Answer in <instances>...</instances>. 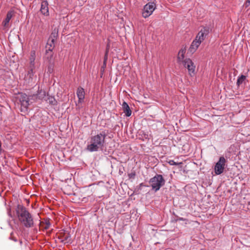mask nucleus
<instances>
[{"label": "nucleus", "instance_id": "423d86ee", "mask_svg": "<svg viewBox=\"0 0 250 250\" xmlns=\"http://www.w3.org/2000/svg\"><path fill=\"white\" fill-rule=\"evenodd\" d=\"M227 160L224 157L221 156L214 167V172L215 175H220L224 172L226 167Z\"/></svg>", "mask_w": 250, "mask_h": 250}, {"label": "nucleus", "instance_id": "2eb2a0df", "mask_svg": "<svg viewBox=\"0 0 250 250\" xmlns=\"http://www.w3.org/2000/svg\"><path fill=\"white\" fill-rule=\"evenodd\" d=\"M122 108L124 111V112L125 113V115L126 117H129L131 115V110L130 109V107L125 102H124L122 104Z\"/></svg>", "mask_w": 250, "mask_h": 250}, {"label": "nucleus", "instance_id": "f03ea898", "mask_svg": "<svg viewBox=\"0 0 250 250\" xmlns=\"http://www.w3.org/2000/svg\"><path fill=\"white\" fill-rule=\"evenodd\" d=\"M16 213L19 221L26 228H30L34 226V221L32 215L22 206L18 205Z\"/></svg>", "mask_w": 250, "mask_h": 250}, {"label": "nucleus", "instance_id": "bb28decb", "mask_svg": "<svg viewBox=\"0 0 250 250\" xmlns=\"http://www.w3.org/2000/svg\"><path fill=\"white\" fill-rule=\"evenodd\" d=\"M13 240H14V241H15V242H16V241H17V240H16V239H13Z\"/></svg>", "mask_w": 250, "mask_h": 250}, {"label": "nucleus", "instance_id": "0eeeda50", "mask_svg": "<svg viewBox=\"0 0 250 250\" xmlns=\"http://www.w3.org/2000/svg\"><path fill=\"white\" fill-rule=\"evenodd\" d=\"M156 8V4L154 2H150L146 4L143 8L142 16L144 18H148L153 13Z\"/></svg>", "mask_w": 250, "mask_h": 250}, {"label": "nucleus", "instance_id": "393cba45", "mask_svg": "<svg viewBox=\"0 0 250 250\" xmlns=\"http://www.w3.org/2000/svg\"><path fill=\"white\" fill-rule=\"evenodd\" d=\"M244 5L246 7H249L250 5V0H247Z\"/></svg>", "mask_w": 250, "mask_h": 250}, {"label": "nucleus", "instance_id": "20e7f679", "mask_svg": "<svg viewBox=\"0 0 250 250\" xmlns=\"http://www.w3.org/2000/svg\"><path fill=\"white\" fill-rule=\"evenodd\" d=\"M149 183L152 190L156 192L165 185V181L162 175L156 174L149 180Z\"/></svg>", "mask_w": 250, "mask_h": 250}, {"label": "nucleus", "instance_id": "9b49d317", "mask_svg": "<svg viewBox=\"0 0 250 250\" xmlns=\"http://www.w3.org/2000/svg\"><path fill=\"white\" fill-rule=\"evenodd\" d=\"M58 30L55 29L51 33L47 42V45L49 47H55V42L58 38Z\"/></svg>", "mask_w": 250, "mask_h": 250}, {"label": "nucleus", "instance_id": "4be33fe9", "mask_svg": "<svg viewBox=\"0 0 250 250\" xmlns=\"http://www.w3.org/2000/svg\"><path fill=\"white\" fill-rule=\"evenodd\" d=\"M167 162L171 166H179L183 165V162H176L173 160H169Z\"/></svg>", "mask_w": 250, "mask_h": 250}, {"label": "nucleus", "instance_id": "cd10ccee", "mask_svg": "<svg viewBox=\"0 0 250 250\" xmlns=\"http://www.w3.org/2000/svg\"><path fill=\"white\" fill-rule=\"evenodd\" d=\"M8 214H9V216H11V214H10V212H8Z\"/></svg>", "mask_w": 250, "mask_h": 250}, {"label": "nucleus", "instance_id": "9d476101", "mask_svg": "<svg viewBox=\"0 0 250 250\" xmlns=\"http://www.w3.org/2000/svg\"><path fill=\"white\" fill-rule=\"evenodd\" d=\"M34 69L30 68L27 74L25 76L24 79L26 83L29 85H32L35 83L36 78L34 76Z\"/></svg>", "mask_w": 250, "mask_h": 250}, {"label": "nucleus", "instance_id": "dca6fc26", "mask_svg": "<svg viewBox=\"0 0 250 250\" xmlns=\"http://www.w3.org/2000/svg\"><path fill=\"white\" fill-rule=\"evenodd\" d=\"M44 59L45 60H47L49 63H52V62H54L52 49L50 48H49L48 50H46V53L44 56Z\"/></svg>", "mask_w": 250, "mask_h": 250}, {"label": "nucleus", "instance_id": "ddd939ff", "mask_svg": "<svg viewBox=\"0 0 250 250\" xmlns=\"http://www.w3.org/2000/svg\"><path fill=\"white\" fill-rule=\"evenodd\" d=\"M40 11L44 16H49L48 3L47 0H43L42 2Z\"/></svg>", "mask_w": 250, "mask_h": 250}, {"label": "nucleus", "instance_id": "a878e982", "mask_svg": "<svg viewBox=\"0 0 250 250\" xmlns=\"http://www.w3.org/2000/svg\"><path fill=\"white\" fill-rule=\"evenodd\" d=\"M108 50L107 49L106 50V52H105V56L107 55V54L108 53Z\"/></svg>", "mask_w": 250, "mask_h": 250}, {"label": "nucleus", "instance_id": "f8f14e48", "mask_svg": "<svg viewBox=\"0 0 250 250\" xmlns=\"http://www.w3.org/2000/svg\"><path fill=\"white\" fill-rule=\"evenodd\" d=\"M20 102L21 108L24 110H26L29 105V98L27 95L25 94H21L20 99Z\"/></svg>", "mask_w": 250, "mask_h": 250}, {"label": "nucleus", "instance_id": "f257e3e1", "mask_svg": "<svg viewBox=\"0 0 250 250\" xmlns=\"http://www.w3.org/2000/svg\"><path fill=\"white\" fill-rule=\"evenodd\" d=\"M106 133L105 131H101L97 135L92 136L90 139V144L86 146V150L89 152L98 151L102 149L105 144Z\"/></svg>", "mask_w": 250, "mask_h": 250}, {"label": "nucleus", "instance_id": "6ab92c4d", "mask_svg": "<svg viewBox=\"0 0 250 250\" xmlns=\"http://www.w3.org/2000/svg\"><path fill=\"white\" fill-rule=\"evenodd\" d=\"M47 95L46 92L44 90L39 88L36 96V98H38L40 100L44 99L45 100V99L46 98V97Z\"/></svg>", "mask_w": 250, "mask_h": 250}, {"label": "nucleus", "instance_id": "aec40b11", "mask_svg": "<svg viewBox=\"0 0 250 250\" xmlns=\"http://www.w3.org/2000/svg\"><path fill=\"white\" fill-rule=\"evenodd\" d=\"M35 51H32L30 57V68L35 69Z\"/></svg>", "mask_w": 250, "mask_h": 250}, {"label": "nucleus", "instance_id": "a211bd4d", "mask_svg": "<svg viewBox=\"0 0 250 250\" xmlns=\"http://www.w3.org/2000/svg\"><path fill=\"white\" fill-rule=\"evenodd\" d=\"M45 101L49 103L50 105L55 106L57 105L58 102L54 96L47 95V98L45 99Z\"/></svg>", "mask_w": 250, "mask_h": 250}, {"label": "nucleus", "instance_id": "f3484780", "mask_svg": "<svg viewBox=\"0 0 250 250\" xmlns=\"http://www.w3.org/2000/svg\"><path fill=\"white\" fill-rule=\"evenodd\" d=\"M13 17V12L12 11H8L6 15V17L2 22V25L4 27H7L8 24Z\"/></svg>", "mask_w": 250, "mask_h": 250}, {"label": "nucleus", "instance_id": "39448f33", "mask_svg": "<svg viewBox=\"0 0 250 250\" xmlns=\"http://www.w3.org/2000/svg\"><path fill=\"white\" fill-rule=\"evenodd\" d=\"M208 33L209 28L208 27H204L202 28L192 42L190 47H199Z\"/></svg>", "mask_w": 250, "mask_h": 250}, {"label": "nucleus", "instance_id": "7ed1b4c3", "mask_svg": "<svg viewBox=\"0 0 250 250\" xmlns=\"http://www.w3.org/2000/svg\"><path fill=\"white\" fill-rule=\"evenodd\" d=\"M195 51L196 48H188V50H187L186 48H181L177 57L178 63L181 65L186 60L189 59L188 57L191 56Z\"/></svg>", "mask_w": 250, "mask_h": 250}, {"label": "nucleus", "instance_id": "6e6552de", "mask_svg": "<svg viewBox=\"0 0 250 250\" xmlns=\"http://www.w3.org/2000/svg\"><path fill=\"white\" fill-rule=\"evenodd\" d=\"M58 238L60 241L64 244H71L72 240L70 232L67 230H62L60 233Z\"/></svg>", "mask_w": 250, "mask_h": 250}, {"label": "nucleus", "instance_id": "412c9836", "mask_svg": "<svg viewBox=\"0 0 250 250\" xmlns=\"http://www.w3.org/2000/svg\"><path fill=\"white\" fill-rule=\"evenodd\" d=\"M246 79V77L243 75H242L240 77H238L237 80V85L239 86L243 83L245 81Z\"/></svg>", "mask_w": 250, "mask_h": 250}, {"label": "nucleus", "instance_id": "1a4fd4ad", "mask_svg": "<svg viewBox=\"0 0 250 250\" xmlns=\"http://www.w3.org/2000/svg\"><path fill=\"white\" fill-rule=\"evenodd\" d=\"M181 65H183L188 69L190 76H192L195 74L196 66L190 59L186 60Z\"/></svg>", "mask_w": 250, "mask_h": 250}, {"label": "nucleus", "instance_id": "5701e85b", "mask_svg": "<svg viewBox=\"0 0 250 250\" xmlns=\"http://www.w3.org/2000/svg\"><path fill=\"white\" fill-rule=\"evenodd\" d=\"M53 65L54 62H52V63H49V65L48 66V71L49 73H51L53 70Z\"/></svg>", "mask_w": 250, "mask_h": 250}, {"label": "nucleus", "instance_id": "b1692460", "mask_svg": "<svg viewBox=\"0 0 250 250\" xmlns=\"http://www.w3.org/2000/svg\"><path fill=\"white\" fill-rule=\"evenodd\" d=\"M177 218L175 220L176 222L178 221H187V220L185 218H184L183 217H179L178 216H176Z\"/></svg>", "mask_w": 250, "mask_h": 250}, {"label": "nucleus", "instance_id": "4468645a", "mask_svg": "<svg viewBox=\"0 0 250 250\" xmlns=\"http://www.w3.org/2000/svg\"><path fill=\"white\" fill-rule=\"evenodd\" d=\"M77 96L78 98V103L83 102L85 97V92L83 88L79 87L77 90Z\"/></svg>", "mask_w": 250, "mask_h": 250}]
</instances>
